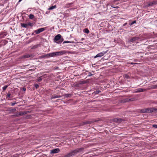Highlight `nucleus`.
Returning a JSON list of instances; mask_svg holds the SVG:
<instances>
[{"label":"nucleus","mask_w":157,"mask_h":157,"mask_svg":"<svg viewBox=\"0 0 157 157\" xmlns=\"http://www.w3.org/2000/svg\"><path fill=\"white\" fill-rule=\"evenodd\" d=\"M83 149V148H78L70 152L69 153L65 155V157H70L73 155H74L78 152H80L82 151Z\"/></svg>","instance_id":"obj_1"},{"label":"nucleus","mask_w":157,"mask_h":157,"mask_svg":"<svg viewBox=\"0 0 157 157\" xmlns=\"http://www.w3.org/2000/svg\"><path fill=\"white\" fill-rule=\"evenodd\" d=\"M140 111L141 113H149L152 112H157V109L154 108H147L140 109Z\"/></svg>","instance_id":"obj_2"},{"label":"nucleus","mask_w":157,"mask_h":157,"mask_svg":"<svg viewBox=\"0 0 157 157\" xmlns=\"http://www.w3.org/2000/svg\"><path fill=\"white\" fill-rule=\"evenodd\" d=\"M66 52L64 51H61L57 52H54L49 53L46 56L48 57H54L56 56H60L65 54Z\"/></svg>","instance_id":"obj_3"},{"label":"nucleus","mask_w":157,"mask_h":157,"mask_svg":"<svg viewBox=\"0 0 157 157\" xmlns=\"http://www.w3.org/2000/svg\"><path fill=\"white\" fill-rule=\"evenodd\" d=\"M63 40V39L62 37V36L60 34H58L54 38V42L58 44H60Z\"/></svg>","instance_id":"obj_4"},{"label":"nucleus","mask_w":157,"mask_h":157,"mask_svg":"<svg viewBox=\"0 0 157 157\" xmlns=\"http://www.w3.org/2000/svg\"><path fill=\"white\" fill-rule=\"evenodd\" d=\"M28 111H20L16 113V114L15 115L16 117H19L24 115L27 114Z\"/></svg>","instance_id":"obj_5"},{"label":"nucleus","mask_w":157,"mask_h":157,"mask_svg":"<svg viewBox=\"0 0 157 157\" xmlns=\"http://www.w3.org/2000/svg\"><path fill=\"white\" fill-rule=\"evenodd\" d=\"M139 39V38L138 37H134L128 40V42L130 43H131L134 42L136 41H137V40Z\"/></svg>","instance_id":"obj_6"},{"label":"nucleus","mask_w":157,"mask_h":157,"mask_svg":"<svg viewBox=\"0 0 157 157\" xmlns=\"http://www.w3.org/2000/svg\"><path fill=\"white\" fill-rule=\"evenodd\" d=\"M107 52V51H103L102 52H101L99 53H98L97 54L96 56H95L94 57V58H96L99 57H101L102 56H103Z\"/></svg>","instance_id":"obj_7"},{"label":"nucleus","mask_w":157,"mask_h":157,"mask_svg":"<svg viewBox=\"0 0 157 157\" xmlns=\"http://www.w3.org/2000/svg\"><path fill=\"white\" fill-rule=\"evenodd\" d=\"M45 30V28H42L35 30L34 32L36 34H38L44 31Z\"/></svg>","instance_id":"obj_8"},{"label":"nucleus","mask_w":157,"mask_h":157,"mask_svg":"<svg viewBox=\"0 0 157 157\" xmlns=\"http://www.w3.org/2000/svg\"><path fill=\"white\" fill-rule=\"evenodd\" d=\"M51 154H54L60 151V149L59 148H56L50 151Z\"/></svg>","instance_id":"obj_9"},{"label":"nucleus","mask_w":157,"mask_h":157,"mask_svg":"<svg viewBox=\"0 0 157 157\" xmlns=\"http://www.w3.org/2000/svg\"><path fill=\"white\" fill-rule=\"evenodd\" d=\"M145 90H146L145 89L140 88H138V89H136L135 90L134 92V93L140 92H143Z\"/></svg>","instance_id":"obj_10"},{"label":"nucleus","mask_w":157,"mask_h":157,"mask_svg":"<svg viewBox=\"0 0 157 157\" xmlns=\"http://www.w3.org/2000/svg\"><path fill=\"white\" fill-rule=\"evenodd\" d=\"M7 35L6 33L5 32H1L0 33V39L3 38Z\"/></svg>","instance_id":"obj_11"},{"label":"nucleus","mask_w":157,"mask_h":157,"mask_svg":"<svg viewBox=\"0 0 157 157\" xmlns=\"http://www.w3.org/2000/svg\"><path fill=\"white\" fill-rule=\"evenodd\" d=\"M157 4V1L151 2H149L147 5L148 6H151Z\"/></svg>","instance_id":"obj_12"},{"label":"nucleus","mask_w":157,"mask_h":157,"mask_svg":"<svg viewBox=\"0 0 157 157\" xmlns=\"http://www.w3.org/2000/svg\"><path fill=\"white\" fill-rule=\"evenodd\" d=\"M21 26L22 27H24L27 29L29 28L27 23H21Z\"/></svg>","instance_id":"obj_13"},{"label":"nucleus","mask_w":157,"mask_h":157,"mask_svg":"<svg viewBox=\"0 0 157 157\" xmlns=\"http://www.w3.org/2000/svg\"><path fill=\"white\" fill-rule=\"evenodd\" d=\"M114 121L117 122H122L123 121V120L121 118H116L114 119Z\"/></svg>","instance_id":"obj_14"},{"label":"nucleus","mask_w":157,"mask_h":157,"mask_svg":"<svg viewBox=\"0 0 157 157\" xmlns=\"http://www.w3.org/2000/svg\"><path fill=\"white\" fill-rule=\"evenodd\" d=\"M61 96L60 95H53L52 96V99H54V98H59L61 97Z\"/></svg>","instance_id":"obj_15"},{"label":"nucleus","mask_w":157,"mask_h":157,"mask_svg":"<svg viewBox=\"0 0 157 157\" xmlns=\"http://www.w3.org/2000/svg\"><path fill=\"white\" fill-rule=\"evenodd\" d=\"M122 102H126L129 101V99L126 98L123 99L122 101Z\"/></svg>","instance_id":"obj_16"},{"label":"nucleus","mask_w":157,"mask_h":157,"mask_svg":"<svg viewBox=\"0 0 157 157\" xmlns=\"http://www.w3.org/2000/svg\"><path fill=\"white\" fill-rule=\"evenodd\" d=\"M83 32L84 33L87 34H88L90 32L89 30L87 29L86 28L85 29L83 30Z\"/></svg>","instance_id":"obj_17"},{"label":"nucleus","mask_w":157,"mask_h":157,"mask_svg":"<svg viewBox=\"0 0 157 157\" xmlns=\"http://www.w3.org/2000/svg\"><path fill=\"white\" fill-rule=\"evenodd\" d=\"M29 18L31 19H32L34 18V16L32 14H30L29 16Z\"/></svg>","instance_id":"obj_18"},{"label":"nucleus","mask_w":157,"mask_h":157,"mask_svg":"<svg viewBox=\"0 0 157 157\" xmlns=\"http://www.w3.org/2000/svg\"><path fill=\"white\" fill-rule=\"evenodd\" d=\"M30 57V55L29 54H27L22 56V58H28Z\"/></svg>","instance_id":"obj_19"},{"label":"nucleus","mask_w":157,"mask_h":157,"mask_svg":"<svg viewBox=\"0 0 157 157\" xmlns=\"http://www.w3.org/2000/svg\"><path fill=\"white\" fill-rule=\"evenodd\" d=\"M56 8V6L55 5L54 6H52L51 7H50L48 9V10H52L53 9H54L55 8Z\"/></svg>","instance_id":"obj_20"},{"label":"nucleus","mask_w":157,"mask_h":157,"mask_svg":"<svg viewBox=\"0 0 157 157\" xmlns=\"http://www.w3.org/2000/svg\"><path fill=\"white\" fill-rule=\"evenodd\" d=\"M27 24L28 26H30L31 27H32L34 25V24L33 23L28 22L27 23Z\"/></svg>","instance_id":"obj_21"},{"label":"nucleus","mask_w":157,"mask_h":157,"mask_svg":"<svg viewBox=\"0 0 157 157\" xmlns=\"http://www.w3.org/2000/svg\"><path fill=\"white\" fill-rule=\"evenodd\" d=\"M8 87V85H5L2 87V89L3 90H5Z\"/></svg>","instance_id":"obj_22"},{"label":"nucleus","mask_w":157,"mask_h":157,"mask_svg":"<svg viewBox=\"0 0 157 157\" xmlns=\"http://www.w3.org/2000/svg\"><path fill=\"white\" fill-rule=\"evenodd\" d=\"M65 96L66 98L70 97L71 96V94H66L65 95Z\"/></svg>","instance_id":"obj_23"},{"label":"nucleus","mask_w":157,"mask_h":157,"mask_svg":"<svg viewBox=\"0 0 157 157\" xmlns=\"http://www.w3.org/2000/svg\"><path fill=\"white\" fill-rule=\"evenodd\" d=\"M136 23V21H134L132 22L131 23H129V25L131 26L133 25L134 24Z\"/></svg>","instance_id":"obj_24"},{"label":"nucleus","mask_w":157,"mask_h":157,"mask_svg":"<svg viewBox=\"0 0 157 157\" xmlns=\"http://www.w3.org/2000/svg\"><path fill=\"white\" fill-rule=\"evenodd\" d=\"M135 98H132L130 99H129V101H135Z\"/></svg>","instance_id":"obj_25"},{"label":"nucleus","mask_w":157,"mask_h":157,"mask_svg":"<svg viewBox=\"0 0 157 157\" xmlns=\"http://www.w3.org/2000/svg\"><path fill=\"white\" fill-rule=\"evenodd\" d=\"M11 94L10 93H8L7 95V97L8 98H10Z\"/></svg>","instance_id":"obj_26"},{"label":"nucleus","mask_w":157,"mask_h":157,"mask_svg":"<svg viewBox=\"0 0 157 157\" xmlns=\"http://www.w3.org/2000/svg\"><path fill=\"white\" fill-rule=\"evenodd\" d=\"M72 42L70 41H64L63 42V44L66 43H71Z\"/></svg>","instance_id":"obj_27"},{"label":"nucleus","mask_w":157,"mask_h":157,"mask_svg":"<svg viewBox=\"0 0 157 157\" xmlns=\"http://www.w3.org/2000/svg\"><path fill=\"white\" fill-rule=\"evenodd\" d=\"M101 92V91L99 90H97L96 91L94 92V93L96 94H98L100 93V92Z\"/></svg>","instance_id":"obj_28"},{"label":"nucleus","mask_w":157,"mask_h":157,"mask_svg":"<svg viewBox=\"0 0 157 157\" xmlns=\"http://www.w3.org/2000/svg\"><path fill=\"white\" fill-rule=\"evenodd\" d=\"M42 80V79L40 77H39L37 79V81L40 82Z\"/></svg>","instance_id":"obj_29"},{"label":"nucleus","mask_w":157,"mask_h":157,"mask_svg":"<svg viewBox=\"0 0 157 157\" xmlns=\"http://www.w3.org/2000/svg\"><path fill=\"white\" fill-rule=\"evenodd\" d=\"M152 126L153 127H154L155 128H157V124H153L152 125Z\"/></svg>","instance_id":"obj_30"},{"label":"nucleus","mask_w":157,"mask_h":157,"mask_svg":"<svg viewBox=\"0 0 157 157\" xmlns=\"http://www.w3.org/2000/svg\"><path fill=\"white\" fill-rule=\"evenodd\" d=\"M35 87L37 88H38L39 87V85L38 84H36L35 85Z\"/></svg>","instance_id":"obj_31"},{"label":"nucleus","mask_w":157,"mask_h":157,"mask_svg":"<svg viewBox=\"0 0 157 157\" xmlns=\"http://www.w3.org/2000/svg\"><path fill=\"white\" fill-rule=\"evenodd\" d=\"M16 104H17L16 102H15L14 103H12L11 104V105L12 106H13Z\"/></svg>","instance_id":"obj_32"},{"label":"nucleus","mask_w":157,"mask_h":157,"mask_svg":"<svg viewBox=\"0 0 157 157\" xmlns=\"http://www.w3.org/2000/svg\"><path fill=\"white\" fill-rule=\"evenodd\" d=\"M153 87L154 88H157V85H154L153 86Z\"/></svg>","instance_id":"obj_33"},{"label":"nucleus","mask_w":157,"mask_h":157,"mask_svg":"<svg viewBox=\"0 0 157 157\" xmlns=\"http://www.w3.org/2000/svg\"><path fill=\"white\" fill-rule=\"evenodd\" d=\"M93 75L91 73H90L89 74V75H88V76H92Z\"/></svg>","instance_id":"obj_34"},{"label":"nucleus","mask_w":157,"mask_h":157,"mask_svg":"<svg viewBox=\"0 0 157 157\" xmlns=\"http://www.w3.org/2000/svg\"><path fill=\"white\" fill-rule=\"evenodd\" d=\"M38 45H36L34 46L33 48H37V47Z\"/></svg>","instance_id":"obj_35"},{"label":"nucleus","mask_w":157,"mask_h":157,"mask_svg":"<svg viewBox=\"0 0 157 157\" xmlns=\"http://www.w3.org/2000/svg\"><path fill=\"white\" fill-rule=\"evenodd\" d=\"M129 77L128 75H125V78H129Z\"/></svg>","instance_id":"obj_36"},{"label":"nucleus","mask_w":157,"mask_h":157,"mask_svg":"<svg viewBox=\"0 0 157 157\" xmlns=\"http://www.w3.org/2000/svg\"><path fill=\"white\" fill-rule=\"evenodd\" d=\"M16 110V109H12V111H15Z\"/></svg>","instance_id":"obj_37"},{"label":"nucleus","mask_w":157,"mask_h":157,"mask_svg":"<svg viewBox=\"0 0 157 157\" xmlns=\"http://www.w3.org/2000/svg\"><path fill=\"white\" fill-rule=\"evenodd\" d=\"M112 7H113V8H119V7L118 6H116V7L112 6Z\"/></svg>","instance_id":"obj_38"},{"label":"nucleus","mask_w":157,"mask_h":157,"mask_svg":"<svg viewBox=\"0 0 157 157\" xmlns=\"http://www.w3.org/2000/svg\"><path fill=\"white\" fill-rule=\"evenodd\" d=\"M23 89L24 91H25L26 90V89L25 88H23Z\"/></svg>","instance_id":"obj_39"},{"label":"nucleus","mask_w":157,"mask_h":157,"mask_svg":"<svg viewBox=\"0 0 157 157\" xmlns=\"http://www.w3.org/2000/svg\"><path fill=\"white\" fill-rule=\"evenodd\" d=\"M127 24V23H125L124 25H123V26H125Z\"/></svg>","instance_id":"obj_40"},{"label":"nucleus","mask_w":157,"mask_h":157,"mask_svg":"<svg viewBox=\"0 0 157 157\" xmlns=\"http://www.w3.org/2000/svg\"><path fill=\"white\" fill-rule=\"evenodd\" d=\"M22 0H19V1H18V2H20Z\"/></svg>","instance_id":"obj_41"},{"label":"nucleus","mask_w":157,"mask_h":157,"mask_svg":"<svg viewBox=\"0 0 157 157\" xmlns=\"http://www.w3.org/2000/svg\"><path fill=\"white\" fill-rule=\"evenodd\" d=\"M131 64H134V63H131Z\"/></svg>","instance_id":"obj_42"},{"label":"nucleus","mask_w":157,"mask_h":157,"mask_svg":"<svg viewBox=\"0 0 157 157\" xmlns=\"http://www.w3.org/2000/svg\"><path fill=\"white\" fill-rule=\"evenodd\" d=\"M6 1H8V0H5Z\"/></svg>","instance_id":"obj_43"}]
</instances>
